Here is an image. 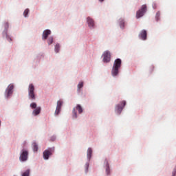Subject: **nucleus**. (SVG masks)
Instances as JSON below:
<instances>
[{
    "label": "nucleus",
    "mask_w": 176,
    "mask_h": 176,
    "mask_svg": "<svg viewBox=\"0 0 176 176\" xmlns=\"http://www.w3.org/2000/svg\"><path fill=\"white\" fill-rule=\"evenodd\" d=\"M122 67V60L120 58H117L114 60L112 67V76H117L119 74V69Z\"/></svg>",
    "instance_id": "f257e3e1"
},
{
    "label": "nucleus",
    "mask_w": 176,
    "mask_h": 176,
    "mask_svg": "<svg viewBox=\"0 0 176 176\" xmlns=\"http://www.w3.org/2000/svg\"><path fill=\"white\" fill-rule=\"evenodd\" d=\"M34 90H35V88L34 87V85L33 84L29 85V87H28L29 99L35 100V94L34 93Z\"/></svg>",
    "instance_id": "f03ea898"
},
{
    "label": "nucleus",
    "mask_w": 176,
    "mask_h": 176,
    "mask_svg": "<svg viewBox=\"0 0 176 176\" xmlns=\"http://www.w3.org/2000/svg\"><path fill=\"white\" fill-rule=\"evenodd\" d=\"M102 61H104V63H108L109 61H111V52L109 51H104V54H102Z\"/></svg>",
    "instance_id": "7ed1b4c3"
},
{
    "label": "nucleus",
    "mask_w": 176,
    "mask_h": 176,
    "mask_svg": "<svg viewBox=\"0 0 176 176\" xmlns=\"http://www.w3.org/2000/svg\"><path fill=\"white\" fill-rule=\"evenodd\" d=\"M145 12H146V5H142V8H140V10H138L137 12V19L142 18Z\"/></svg>",
    "instance_id": "20e7f679"
},
{
    "label": "nucleus",
    "mask_w": 176,
    "mask_h": 176,
    "mask_svg": "<svg viewBox=\"0 0 176 176\" xmlns=\"http://www.w3.org/2000/svg\"><path fill=\"white\" fill-rule=\"evenodd\" d=\"M20 161L25 162L28 159V151L25 150L21 151Z\"/></svg>",
    "instance_id": "39448f33"
},
{
    "label": "nucleus",
    "mask_w": 176,
    "mask_h": 176,
    "mask_svg": "<svg viewBox=\"0 0 176 176\" xmlns=\"http://www.w3.org/2000/svg\"><path fill=\"white\" fill-rule=\"evenodd\" d=\"M52 154L53 150H52V148L45 150V151H43V159H45V160H48L50 158V156H51Z\"/></svg>",
    "instance_id": "423d86ee"
},
{
    "label": "nucleus",
    "mask_w": 176,
    "mask_h": 176,
    "mask_svg": "<svg viewBox=\"0 0 176 176\" xmlns=\"http://www.w3.org/2000/svg\"><path fill=\"white\" fill-rule=\"evenodd\" d=\"M14 85L10 84L6 90V96L7 98H9L13 94Z\"/></svg>",
    "instance_id": "0eeeda50"
},
{
    "label": "nucleus",
    "mask_w": 176,
    "mask_h": 176,
    "mask_svg": "<svg viewBox=\"0 0 176 176\" xmlns=\"http://www.w3.org/2000/svg\"><path fill=\"white\" fill-rule=\"evenodd\" d=\"M63 106V100H58L57 105H56V109L55 110V116H58L60 113V111L61 110V107Z\"/></svg>",
    "instance_id": "6e6552de"
},
{
    "label": "nucleus",
    "mask_w": 176,
    "mask_h": 176,
    "mask_svg": "<svg viewBox=\"0 0 176 176\" xmlns=\"http://www.w3.org/2000/svg\"><path fill=\"white\" fill-rule=\"evenodd\" d=\"M126 105V101H122L121 102V105L118 104L117 105V113L118 114H120L122 113V109H124V107Z\"/></svg>",
    "instance_id": "1a4fd4ad"
},
{
    "label": "nucleus",
    "mask_w": 176,
    "mask_h": 176,
    "mask_svg": "<svg viewBox=\"0 0 176 176\" xmlns=\"http://www.w3.org/2000/svg\"><path fill=\"white\" fill-rule=\"evenodd\" d=\"M146 30H142V32H140V34H139V38H140V39H142V41L146 40Z\"/></svg>",
    "instance_id": "9d476101"
},
{
    "label": "nucleus",
    "mask_w": 176,
    "mask_h": 176,
    "mask_svg": "<svg viewBox=\"0 0 176 176\" xmlns=\"http://www.w3.org/2000/svg\"><path fill=\"white\" fill-rule=\"evenodd\" d=\"M50 33L51 32L50 30H45L43 31V33L42 34V40H47V38L50 35Z\"/></svg>",
    "instance_id": "9b49d317"
},
{
    "label": "nucleus",
    "mask_w": 176,
    "mask_h": 176,
    "mask_svg": "<svg viewBox=\"0 0 176 176\" xmlns=\"http://www.w3.org/2000/svg\"><path fill=\"white\" fill-rule=\"evenodd\" d=\"M88 27L93 28L94 27V21L91 18H87Z\"/></svg>",
    "instance_id": "f8f14e48"
},
{
    "label": "nucleus",
    "mask_w": 176,
    "mask_h": 176,
    "mask_svg": "<svg viewBox=\"0 0 176 176\" xmlns=\"http://www.w3.org/2000/svg\"><path fill=\"white\" fill-rule=\"evenodd\" d=\"M41 111V108L37 107L36 109H35V110L33 111V115L38 116Z\"/></svg>",
    "instance_id": "ddd939ff"
},
{
    "label": "nucleus",
    "mask_w": 176,
    "mask_h": 176,
    "mask_svg": "<svg viewBox=\"0 0 176 176\" xmlns=\"http://www.w3.org/2000/svg\"><path fill=\"white\" fill-rule=\"evenodd\" d=\"M92 153H93L92 148H88V150H87V157H88V160L91 159V157H92Z\"/></svg>",
    "instance_id": "4468645a"
},
{
    "label": "nucleus",
    "mask_w": 176,
    "mask_h": 176,
    "mask_svg": "<svg viewBox=\"0 0 176 176\" xmlns=\"http://www.w3.org/2000/svg\"><path fill=\"white\" fill-rule=\"evenodd\" d=\"M119 25L120 26V28H124L125 27V22L124 21V19H120Z\"/></svg>",
    "instance_id": "2eb2a0df"
},
{
    "label": "nucleus",
    "mask_w": 176,
    "mask_h": 176,
    "mask_svg": "<svg viewBox=\"0 0 176 176\" xmlns=\"http://www.w3.org/2000/svg\"><path fill=\"white\" fill-rule=\"evenodd\" d=\"M32 146L34 152H38V144H36V142H33Z\"/></svg>",
    "instance_id": "dca6fc26"
},
{
    "label": "nucleus",
    "mask_w": 176,
    "mask_h": 176,
    "mask_svg": "<svg viewBox=\"0 0 176 176\" xmlns=\"http://www.w3.org/2000/svg\"><path fill=\"white\" fill-rule=\"evenodd\" d=\"M76 111L79 112V113H82V107L80 104L76 105Z\"/></svg>",
    "instance_id": "f3484780"
},
{
    "label": "nucleus",
    "mask_w": 176,
    "mask_h": 176,
    "mask_svg": "<svg viewBox=\"0 0 176 176\" xmlns=\"http://www.w3.org/2000/svg\"><path fill=\"white\" fill-rule=\"evenodd\" d=\"M54 50H55L56 53H58V51L60 50V45L59 44L55 45Z\"/></svg>",
    "instance_id": "a211bd4d"
},
{
    "label": "nucleus",
    "mask_w": 176,
    "mask_h": 176,
    "mask_svg": "<svg viewBox=\"0 0 176 176\" xmlns=\"http://www.w3.org/2000/svg\"><path fill=\"white\" fill-rule=\"evenodd\" d=\"M84 87V82H80L78 85V91H80V89Z\"/></svg>",
    "instance_id": "6ab92c4d"
},
{
    "label": "nucleus",
    "mask_w": 176,
    "mask_h": 176,
    "mask_svg": "<svg viewBox=\"0 0 176 176\" xmlns=\"http://www.w3.org/2000/svg\"><path fill=\"white\" fill-rule=\"evenodd\" d=\"M29 13H30V10L25 9V12H23V16H25V17H27Z\"/></svg>",
    "instance_id": "aec40b11"
},
{
    "label": "nucleus",
    "mask_w": 176,
    "mask_h": 176,
    "mask_svg": "<svg viewBox=\"0 0 176 176\" xmlns=\"http://www.w3.org/2000/svg\"><path fill=\"white\" fill-rule=\"evenodd\" d=\"M47 43H48V45H52V43H53V37L52 36H50V38H48Z\"/></svg>",
    "instance_id": "412c9836"
},
{
    "label": "nucleus",
    "mask_w": 176,
    "mask_h": 176,
    "mask_svg": "<svg viewBox=\"0 0 176 176\" xmlns=\"http://www.w3.org/2000/svg\"><path fill=\"white\" fill-rule=\"evenodd\" d=\"M160 17V12H157V14H155V21H159Z\"/></svg>",
    "instance_id": "4be33fe9"
},
{
    "label": "nucleus",
    "mask_w": 176,
    "mask_h": 176,
    "mask_svg": "<svg viewBox=\"0 0 176 176\" xmlns=\"http://www.w3.org/2000/svg\"><path fill=\"white\" fill-rule=\"evenodd\" d=\"M22 176H30V170H27L22 174Z\"/></svg>",
    "instance_id": "5701e85b"
},
{
    "label": "nucleus",
    "mask_w": 176,
    "mask_h": 176,
    "mask_svg": "<svg viewBox=\"0 0 176 176\" xmlns=\"http://www.w3.org/2000/svg\"><path fill=\"white\" fill-rule=\"evenodd\" d=\"M30 108H32V109H37L38 107H36V103H32V104H30Z\"/></svg>",
    "instance_id": "b1692460"
},
{
    "label": "nucleus",
    "mask_w": 176,
    "mask_h": 176,
    "mask_svg": "<svg viewBox=\"0 0 176 176\" xmlns=\"http://www.w3.org/2000/svg\"><path fill=\"white\" fill-rule=\"evenodd\" d=\"M4 28L6 29V30H8V28H9L8 22H6V23H4Z\"/></svg>",
    "instance_id": "393cba45"
},
{
    "label": "nucleus",
    "mask_w": 176,
    "mask_h": 176,
    "mask_svg": "<svg viewBox=\"0 0 176 176\" xmlns=\"http://www.w3.org/2000/svg\"><path fill=\"white\" fill-rule=\"evenodd\" d=\"M73 118H76V109H73Z\"/></svg>",
    "instance_id": "a878e982"
},
{
    "label": "nucleus",
    "mask_w": 176,
    "mask_h": 176,
    "mask_svg": "<svg viewBox=\"0 0 176 176\" xmlns=\"http://www.w3.org/2000/svg\"><path fill=\"white\" fill-rule=\"evenodd\" d=\"M172 176H176V169H175L173 172H172Z\"/></svg>",
    "instance_id": "bb28decb"
},
{
    "label": "nucleus",
    "mask_w": 176,
    "mask_h": 176,
    "mask_svg": "<svg viewBox=\"0 0 176 176\" xmlns=\"http://www.w3.org/2000/svg\"><path fill=\"white\" fill-rule=\"evenodd\" d=\"M106 173H107V175H109V167L106 169Z\"/></svg>",
    "instance_id": "cd10ccee"
},
{
    "label": "nucleus",
    "mask_w": 176,
    "mask_h": 176,
    "mask_svg": "<svg viewBox=\"0 0 176 176\" xmlns=\"http://www.w3.org/2000/svg\"><path fill=\"white\" fill-rule=\"evenodd\" d=\"M8 41H9V42L12 41V38H8Z\"/></svg>",
    "instance_id": "c85d7f7f"
},
{
    "label": "nucleus",
    "mask_w": 176,
    "mask_h": 176,
    "mask_svg": "<svg viewBox=\"0 0 176 176\" xmlns=\"http://www.w3.org/2000/svg\"><path fill=\"white\" fill-rule=\"evenodd\" d=\"M99 1L102 2V1H104V0H99Z\"/></svg>",
    "instance_id": "c756f323"
},
{
    "label": "nucleus",
    "mask_w": 176,
    "mask_h": 176,
    "mask_svg": "<svg viewBox=\"0 0 176 176\" xmlns=\"http://www.w3.org/2000/svg\"><path fill=\"white\" fill-rule=\"evenodd\" d=\"M0 125H1V121H0Z\"/></svg>",
    "instance_id": "7c9ffc66"
}]
</instances>
